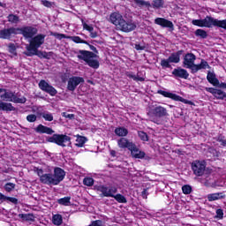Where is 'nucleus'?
Listing matches in <instances>:
<instances>
[{"mask_svg":"<svg viewBox=\"0 0 226 226\" xmlns=\"http://www.w3.org/2000/svg\"><path fill=\"white\" fill-rule=\"evenodd\" d=\"M135 49H136V50H144L146 49V47L141 46L140 44H136Z\"/></svg>","mask_w":226,"mask_h":226,"instance_id":"nucleus-59","label":"nucleus"},{"mask_svg":"<svg viewBox=\"0 0 226 226\" xmlns=\"http://www.w3.org/2000/svg\"><path fill=\"white\" fill-rule=\"evenodd\" d=\"M36 132L38 133H47V135H52V133H54V130L43 124H39L36 128Z\"/></svg>","mask_w":226,"mask_h":226,"instance_id":"nucleus-26","label":"nucleus"},{"mask_svg":"<svg viewBox=\"0 0 226 226\" xmlns=\"http://www.w3.org/2000/svg\"><path fill=\"white\" fill-rule=\"evenodd\" d=\"M52 223L56 226L63 225V215L59 214L53 215Z\"/></svg>","mask_w":226,"mask_h":226,"instance_id":"nucleus-32","label":"nucleus"},{"mask_svg":"<svg viewBox=\"0 0 226 226\" xmlns=\"http://www.w3.org/2000/svg\"><path fill=\"white\" fill-rule=\"evenodd\" d=\"M70 39L72 40V41H74V43H85V44H87V41L82 40L79 36H72V37H70Z\"/></svg>","mask_w":226,"mask_h":226,"instance_id":"nucleus-43","label":"nucleus"},{"mask_svg":"<svg viewBox=\"0 0 226 226\" xmlns=\"http://www.w3.org/2000/svg\"><path fill=\"white\" fill-rule=\"evenodd\" d=\"M4 199H5V198H4V194H3V193L0 192V200H3Z\"/></svg>","mask_w":226,"mask_h":226,"instance_id":"nucleus-62","label":"nucleus"},{"mask_svg":"<svg viewBox=\"0 0 226 226\" xmlns=\"http://www.w3.org/2000/svg\"><path fill=\"white\" fill-rule=\"evenodd\" d=\"M218 142L221 143V146H226V139L223 136H219L217 139Z\"/></svg>","mask_w":226,"mask_h":226,"instance_id":"nucleus-56","label":"nucleus"},{"mask_svg":"<svg viewBox=\"0 0 226 226\" xmlns=\"http://www.w3.org/2000/svg\"><path fill=\"white\" fill-rule=\"evenodd\" d=\"M26 120L28 121V123H34V121H36V115H28L26 117Z\"/></svg>","mask_w":226,"mask_h":226,"instance_id":"nucleus-53","label":"nucleus"},{"mask_svg":"<svg viewBox=\"0 0 226 226\" xmlns=\"http://www.w3.org/2000/svg\"><path fill=\"white\" fill-rule=\"evenodd\" d=\"M19 218L25 222H34V215L33 214H19Z\"/></svg>","mask_w":226,"mask_h":226,"instance_id":"nucleus-33","label":"nucleus"},{"mask_svg":"<svg viewBox=\"0 0 226 226\" xmlns=\"http://www.w3.org/2000/svg\"><path fill=\"white\" fill-rule=\"evenodd\" d=\"M159 94H162L165 98H170L171 100H174L175 102H181L182 103H185L186 105H193V102L192 101H188L176 94L163 91V90H159L158 91Z\"/></svg>","mask_w":226,"mask_h":226,"instance_id":"nucleus-7","label":"nucleus"},{"mask_svg":"<svg viewBox=\"0 0 226 226\" xmlns=\"http://www.w3.org/2000/svg\"><path fill=\"white\" fill-rule=\"evenodd\" d=\"M70 197L61 198L57 200L58 204L61 206H70Z\"/></svg>","mask_w":226,"mask_h":226,"instance_id":"nucleus-39","label":"nucleus"},{"mask_svg":"<svg viewBox=\"0 0 226 226\" xmlns=\"http://www.w3.org/2000/svg\"><path fill=\"white\" fill-rule=\"evenodd\" d=\"M192 169L195 176H202L204 170H206V162L202 161H194L192 163Z\"/></svg>","mask_w":226,"mask_h":226,"instance_id":"nucleus-12","label":"nucleus"},{"mask_svg":"<svg viewBox=\"0 0 226 226\" xmlns=\"http://www.w3.org/2000/svg\"><path fill=\"white\" fill-rule=\"evenodd\" d=\"M192 24L198 27H221L222 29H226V19L220 20L210 16H207L202 19H193Z\"/></svg>","mask_w":226,"mask_h":226,"instance_id":"nucleus-2","label":"nucleus"},{"mask_svg":"<svg viewBox=\"0 0 226 226\" xmlns=\"http://www.w3.org/2000/svg\"><path fill=\"white\" fill-rule=\"evenodd\" d=\"M154 24L157 26H161V27H168L169 29H174V24L172 21L169 19H165L164 18H156L154 19Z\"/></svg>","mask_w":226,"mask_h":226,"instance_id":"nucleus-19","label":"nucleus"},{"mask_svg":"<svg viewBox=\"0 0 226 226\" xmlns=\"http://www.w3.org/2000/svg\"><path fill=\"white\" fill-rule=\"evenodd\" d=\"M40 116L45 119V121H54V116L49 111H43L40 113Z\"/></svg>","mask_w":226,"mask_h":226,"instance_id":"nucleus-35","label":"nucleus"},{"mask_svg":"<svg viewBox=\"0 0 226 226\" xmlns=\"http://www.w3.org/2000/svg\"><path fill=\"white\" fill-rule=\"evenodd\" d=\"M110 154H111V156H116V151L115 150H111L110 151Z\"/></svg>","mask_w":226,"mask_h":226,"instance_id":"nucleus-61","label":"nucleus"},{"mask_svg":"<svg viewBox=\"0 0 226 226\" xmlns=\"http://www.w3.org/2000/svg\"><path fill=\"white\" fill-rule=\"evenodd\" d=\"M83 29L86 31H89L91 38H96L98 36V33L94 32V28L92 26L87 25V23L82 20Z\"/></svg>","mask_w":226,"mask_h":226,"instance_id":"nucleus-28","label":"nucleus"},{"mask_svg":"<svg viewBox=\"0 0 226 226\" xmlns=\"http://www.w3.org/2000/svg\"><path fill=\"white\" fill-rule=\"evenodd\" d=\"M8 50L11 54H13V56L17 55V47H15V44L13 43L9 44Z\"/></svg>","mask_w":226,"mask_h":226,"instance_id":"nucleus-45","label":"nucleus"},{"mask_svg":"<svg viewBox=\"0 0 226 226\" xmlns=\"http://www.w3.org/2000/svg\"><path fill=\"white\" fill-rule=\"evenodd\" d=\"M215 213H216L215 218H219V220L223 219V210L222 208H218Z\"/></svg>","mask_w":226,"mask_h":226,"instance_id":"nucleus-50","label":"nucleus"},{"mask_svg":"<svg viewBox=\"0 0 226 226\" xmlns=\"http://www.w3.org/2000/svg\"><path fill=\"white\" fill-rule=\"evenodd\" d=\"M41 4H42L43 6H45L46 8H52V5L54 4L51 2H49L47 0H41Z\"/></svg>","mask_w":226,"mask_h":226,"instance_id":"nucleus-51","label":"nucleus"},{"mask_svg":"<svg viewBox=\"0 0 226 226\" xmlns=\"http://www.w3.org/2000/svg\"><path fill=\"white\" fill-rule=\"evenodd\" d=\"M0 6H1V3H0Z\"/></svg>","mask_w":226,"mask_h":226,"instance_id":"nucleus-63","label":"nucleus"},{"mask_svg":"<svg viewBox=\"0 0 226 226\" xmlns=\"http://www.w3.org/2000/svg\"><path fill=\"white\" fill-rule=\"evenodd\" d=\"M7 91H8L7 89L0 88V98H1V100H4Z\"/></svg>","mask_w":226,"mask_h":226,"instance_id":"nucleus-55","label":"nucleus"},{"mask_svg":"<svg viewBox=\"0 0 226 226\" xmlns=\"http://www.w3.org/2000/svg\"><path fill=\"white\" fill-rule=\"evenodd\" d=\"M161 66L162 68H170V62L169 61V59H162Z\"/></svg>","mask_w":226,"mask_h":226,"instance_id":"nucleus-48","label":"nucleus"},{"mask_svg":"<svg viewBox=\"0 0 226 226\" xmlns=\"http://www.w3.org/2000/svg\"><path fill=\"white\" fill-rule=\"evenodd\" d=\"M0 110L11 112L15 110V107H13V105H11L10 102H3V101H0Z\"/></svg>","mask_w":226,"mask_h":226,"instance_id":"nucleus-27","label":"nucleus"},{"mask_svg":"<svg viewBox=\"0 0 226 226\" xmlns=\"http://www.w3.org/2000/svg\"><path fill=\"white\" fill-rule=\"evenodd\" d=\"M207 199L208 202H215V200H222V199H225V194L223 192H215L207 194Z\"/></svg>","mask_w":226,"mask_h":226,"instance_id":"nucleus-23","label":"nucleus"},{"mask_svg":"<svg viewBox=\"0 0 226 226\" xmlns=\"http://www.w3.org/2000/svg\"><path fill=\"white\" fill-rule=\"evenodd\" d=\"M56 140H57V134H55L49 139V142H53L55 144H56Z\"/></svg>","mask_w":226,"mask_h":226,"instance_id":"nucleus-58","label":"nucleus"},{"mask_svg":"<svg viewBox=\"0 0 226 226\" xmlns=\"http://www.w3.org/2000/svg\"><path fill=\"white\" fill-rule=\"evenodd\" d=\"M64 176H66V172L63 170L61 168H55L53 179L55 181V185H59L63 179H64Z\"/></svg>","mask_w":226,"mask_h":226,"instance_id":"nucleus-17","label":"nucleus"},{"mask_svg":"<svg viewBox=\"0 0 226 226\" xmlns=\"http://www.w3.org/2000/svg\"><path fill=\"white\" fill-rule=\"evenodd\" d=\"M88 226H103V222L100 220L93 221Z\"/></svg>","mask_w":226,"mask_h":226,"instance_id":"nucleus-54","label":"nucleus"},{"mask_svg":"<svg viewBox=\"0 0 226 226\" xmlns=\"http://www.w3.org/2000/svg\"><path fill=\"white\" fill-rule=\"evenodd\" d=\"M43 43H45V34H37L29 41V44H26L25 52L26 56L31 57V56L38 55V49H40Z\"/></svg>","mask_w":226,"mask_h":226,"instance_id":"nucleus-4","label":"nucleus"},{"mask_svg":"<svg viewBox=\"0 0 226 226\" xmlns=\"http://www.w3.org/2000/svg\"><path fill=\"white\" fill-rule=\"evenodd\" d=\"M197 56H195L192 53H187L184 57V68H189L190 70H193V66H195V60Z\"/></svg>","mask_w":226,"mask_h":226,"instance_id":"nucleus-13","label":"nucleus"},{"mask_svg":"<svg viewBox=\"0 0 226 226\" xmlns=\"http://www.w3.org/2000/svg\"><path fill=\"white\" fill-rule=\"evenodd\" d=\"M4 102H11L12 103H26V97L19 98L15 93L7 90Z\"/></svg>","mask_w":226,"mask_h":226,"instance_id":"nucleus-8","label":"nucleus"},{"mask_svg":"<svg viewBox=\"0 0 226 226\" xmlns=\"http://www.w3.org/2000/svg\"><path fill=\"white\" fill-rule=\"evenodd\" d=\"M13 34H19V30L17 28H5L0 30V38L2 40H10Z\"/></svg>","mask_w":226,"mask_h":226,"instance_id":"nucleus-14","label":"nucleus"},{"mask_svg":"<svg viewBox=\"0 0 226 226\" xmlns=\"http://www.w3.org/2000/svg\"><path fill=\"white\" fill-rule=\"evenodd\" d=\"M195 34L200 36V38H207V33L203 29H197Z\"/></svg>","mask_w":226,"mask_h":226,"instance_id":"nucleus-40","label":"nucleus"},{"mask_svg":"<svg viewBox=\"0 0 226 226\" xmlns=\"http://www.w3.org/2000/svg\"><path fill=\"white\" fill-rule=\"evenodd\" d=\"M4 188L5 192H13V190H15V184L7 183V184H5Z\"/></svg>","mask_w":226,"mask_h":226,"instance_id":"nucleus-42","label":"nucleus"},{"mask_svg":"<svg viewBox=\"0 0 226 226\" xmlns=\"http://www.w3.org/2000/svg\"><path fill=\"white\" fill-rule=\"evenodd\" d=\"M138 135L143 142H147L149 140V138L147 137V134L142 131L138 132Z\"/></svg>","mask_w":226,"mask_h":226,"instance_id":"nucleus-41","label":"nucleus"},{"mask_svg":"<svg viewBox=\"0 0 226 226\" xmlns=\"http://www.w3.org/2000/svg\"><path fill=\"white\" fill-rule=\"evenodd\" d=\"M79 84H84V78L72 77V78L69 79L67 89L69 91H75V89L77 88V86H79Z\"/></svg>","mask_w":226,"mask_h":226,"instance_id":"nucleus-15","label":"nucleus"},{"mask_svg":"<svg viewBox=\"0 0 226 226\" xmlns=\"http://www.w3.org/2000/svg\"><path fill=\"white\" fill-rule=\"evenodd\" d=\"M51 36H55V38H57V40H63V38H66V35L57 33H51Z\"/></svg>","mask_w":226,"mask_h":226,"instance_id":"nucleus-52","label":"nucleus"},{"mask_svg":"<svg viewBox=\"0 0 226 226\" xmlns=\"http://www.w3.org/2000/svg\"><path fill=\"white\" fill-rule=\"evenodd\" d=\"M72 139L67 135L56 134V144L57 146H62V147H66L72 144Z\"/></svg>","mask_w":226,"mask_h":226,"instance_id":"nucleus-18","label":"nucleus"},{"mask_svg":"<svg viewBox=\"0 0 226 226\" xmlns=\"http://www.w3.org/2000/svg\"><path fill=\"white\" fill-rule=\"evenodd\" d=\"M109 21L116 26L119 31L124 33H132L137 29V23L132 19H125L119 12H113L109 16Z\"/></svg>","mask_w":226,"mask_h":226,"instance_id":"nucleus-1","label":"nucleus"},{"mask_svg":"<svg viewBox=\"0 0 226 226\" xmlns=\"http://www.w3.org/2000/svg\"><path fill=\"white\" fill-rule=\"evenodd\" d=\"M217 87H220L221 89H226V82H219V85Z\"/></svg>","mask_w":226,"mask_h":226,"instance_id":"nucleus-60","label":"nucleus"},{"mask_svg":"<svg viewBox=\"0 0 226 226\" xmlns=\"http://www.w3.org/2000/svg\"><path fill=\"white\" fill-rule=\"evenodd\" d=\"M39 87H40V89H41V91H44L45 93H48V94H50V96H56L57 94V90H56V88H54V87L49 85L44 79H41L39 82Z\"/></svg>","mask_w":226,"mask_h":226,"instance_id":"nucleus-10","label":"nucleus"},{"mask_svg":"<svg viewBox=\"0 0 226 226\" xmlns=\"http://www.w3.org/2000/svg\"><path fill=\"white\" fill-rule=\"evenodd\" d=\"M97 190L102 193V197H114L115 193H117V187L115 186L99 185Z\"/></svg>","mask_w":226,"mask_h":226,"instance_id":"nucleus-11","label":"nucleus"},{"mask_svg":"<svg viewBox=\"0 0 226 226\" xmlns=\"http://www.w3.org/2000/svg\"><path fill=\"white\" fill-rule=\"evenodd\" d=\"M86 144V137L78 136L76 139L75 146L82 147Z\"/></svg>","mask_w":226,"mask_h":226,"instance_id":"nucleus-36","label":"nucleus"},{"mask_svg":"<svg viewBox=\"0 0 226 226\" xmlns=\"http://www.w3.org/2000/svg\"><path fill=\"white\" fill-rule=\"evenodd\" d=\"M207 68H211L209 64L206 62V60L202 59L200 64H194L192 67V73H197L200 70H207Z\"/></svg>","mask_w":226,"mask_h":226,"instance_id":"nucleus-24","label":"nucleus"},{"mask_svg":"<svg viewBox=\"0 0 226 226\" xmlns=\"http://www.w3.org/2000/svg\"><path fill=\"white\" fill-rule=\"evenodd\" d=\"M37 176L40 177L41 183L42 185H53V186H56V182L54 180V175L51 173H45L43 170L37 169L36 170Z\"/></svg>","mask_w":226,"mask_h":226,"instance_id":"nucleus-6","label":"nucleus"},{"mask_svg":"<svg viewBox=\"0 0 226 226\" xmlns=\"http://www.w3.org/2000/svg\"><path fill=\"white\" fill-rule=\"evenodd\" d=\"M9 22H11V24H17L19 22V18L16 15L11 14L8 16Z\"/></svg>","mask_w":226,"mask_h":226,"instance_id":"nucleus-46","label":"nucleus"},{"mask_svg":"<svg viewBox=\"0 0 226 226\" xmlns=\"http://www.w3.org/2000/svg\"><path fill=\"white\" fill-rule=\"evenodd\" d=\"M77 57L85 61L90 68H94V70H98L100 68V62L95 59L96 55L91 51L87 50H79Z\"/></svg>","mask_w":226,"mask_h":226,"instance_id":"nucleus-5","label":"nucleus"},{"mask_svg":"<svg viewBox=\"0 0 226 226\" xmlns=\"http://www.w3.org/2000/svg\"><path fill=\"white\" fill-rule=\"evenodd\" d=\"M181 54H179V52H177V53H172L168 60L170 63H175V64H177L181 61Z\"/></svg>","mask_w":226,"mask_h":226,"instance_id":"nucleus-30","label":"nucleus"},{"mask_svg":"<svg viewBox=\"0 0 226 226\" xmlns=\"http://www.w3.org/2000/svg\"><path fill=\"white\" fill-rule=\"evenodd\" d=\"M83 185L85 186H93L94 185V179L93 177H85L83 179Z\"/></svg>","mask_w":226,"mask_h":226,"instance_id":"nucleus-38","label":"nucleus"},{"mask_svg":"<svg viewBox=\"0 0 226 226\" xmlns=\"http://www.w3.org/2000/svg\"><path fill=\"white\" fill-rule=\"evenodd\" d=\"M111 198L115 199V200H117V202H118V204H126V202H128V200H126V197H124V195H123L121 193L113 194V196H111Z\"/></svg>","mask_w":226,"mask_h":226,"instance_id":"nucleus-29","label":"nucleus"},{"mask_svg":"<svg viewBox=\"0 0 226 226\" xmlns=\"http://www.w3.org/2000/svg\"><path fill=\"white\" fill-rule=\"evenodd\" d=\"M182 191H183V193H185V195H190V193H192V186L184 185L182 187Z\"/></svg>","mask_w":226,"mask_h":226,"instance_id":"nucleus-47","label":"nucleus"},{"mask_svg":"<svg viewBox=\"0 0 226 226\" xmlns=\"http://www.w3.org/2000/svg\"><path fill=\"white\" fill-rule=\"evenodd\" d=\"M206 91H207V93H210L211 94H213V96H215V98H216V100H224V98H226V93L223 92V90H222V89L213 88V87H206Z\"/></svg>","mask_w":226,"mask_h":226,"instance_id":"nucleus-16","label":"nucleus"},{"mask_svg":"<svg viewBox=\"0 0 226 226\" xmlns=\"http://www.w3.org/2000/svg\"><path fill=\"white\" fill-rule=\"evenodd\" d=\"M18 34H23L25 38H33L38 33V29L33 26H25L23 28H17Z\"/></svg>","mask_w":226,"mask_h":226,"instance_id":"nucleus-9","label":"nucleus"},{"mask_svg":"<svg viewBox=\"0 0 226 226\" xmlns=\"http://www.w3.org/2000/svg\"><path fill=\"white\" fill-rule=\"evenodd\" d=\"M63 117H66L68 119H73V117H75V115L74 114H68L66 112H64L62 114Z\"/></svg>","mask_w":226,"mask_h":226,"instance_id":"nucleus-57","label":"nucleus"},{"mask_svg":"<svg viewBox=\"0 0 226 226\" xmlns=\"http://www.w3.org/2000/svg\"><path fill=\"white\" fill-rule=\"evenodd\" d=\"M115 134L117 135V137H126V135H128V129L117 127L115 129Z\"/></svg>","mask_w":226,"mask_h":226,"instance_id":"nucleus-31","label":"nucleus"},{"mask_svg":"<svg viewBox=\"0 0 226 226\" xmlns=\"http://www.w3.org/2000/svg\"><path fill=\"white\" fill-rule=\"evenodd\" d=\"M125 75L129 79H133L136 82H144V78L139 77L138 75L133 74L132 72H127Z\"/></svg>","mask_w":226,"mask_h":226,"instance_id":"nucleus-34","label":"nucleus"},{"mask_svg":"<svg viewBox=\"0 0 226 226\" xmlns=\"http://www.w3.org/2000/svg\"><path fill=\"white\" fill-rule=\"evenodd\" d=\"M3 200H8L9 202H11L12 204L19 203V200H17V198H12V197H8V196H4Z\"/></svg>","mask_w":226,"mask_h":226,"instance_id":"nucleus-49","label":"nucleus"},{"mask_svg":"<svg viewBox=\"0 0 226 226\" xmlns=\"http://www.w3.org/2000/svg\"><path fill=\"white\" fill-rule=\"evenodd\" d=\"M166 116H169V113L163 106L154 105L148 108V119L155 124H162V117H166Z\"/></svg>","mask_w":226,"mask_h":226,"instance_id":"nucleus-3","label":"nucleus"},{"mask_svg":"<svg viewBox=\"0 0 226 226\" xmlns=\"http://www.w3.org/2000/svg\"><path fill=\"white\" fill-rule=\"evenodd\" d=\"M207 80H208V82L215 87H218V86L220 85V80H218L216 75L211 72H207Z\"/></svg>","mask_w":226,"mask_h":226,"instance_id":"nucleus-25","label":"nucleus"},{"mask_svg":"<svg viewBox=\"0 0 226 226\" xmlns=\"http://www.w3.org/2000/svg\"><path fill=\"white\" fill-rule=\"evenodd\" d=\"M172 75H174V77H178L179 79H188V77H190V74L188 73V71L178 67L176 68L172 71Z\"/></svg>","mask_w":226,"mask_h":226,"instance_id":"nucleus-20","label":"nucleus"},{"mask_svg":"<svg viewBox=\"0 0 226 226\" xmlns=\"http://www.w3.org/2000/svg\"><path fill=\"white\" fill-rule=\"evenodd\" d=\"M165 2L163 0H154L152 5L154 8H163Z\"/></svg>","mask_w":226,"mask_h":226,"instance_id":"nucleus-37","label":"nucleus"},{"mask_svg":"<svg viewBox=\"0 0 226 226\" xmlns=\"http://www.w3.org/2000/svg\"><path fill=\"white\" fill-rule=\"evenodd\" d=\"M135 4H138V6H151V4L149 2H146L144 0H134Z\"/></svg>","mask_w":226,"mask_h":226,"instance_id":"nucleus-44","label":"nucleus"},{"mask_svg":"<svg viewBox=\"0 0 226 226\" xmlns=\"http://www.w3.org/2000/svg\"><path fill=\"white\" fill-rule=\"evenodd\" d=\"M129 151H131V154L132 156H133V158H139L142 159L144 158V156H146V153L140 151L139 148H137V146L133 145V147H132L131 149H129Z\"/></svg>","mask_w":226,"mask_h":226,"instance_id":"nucleus-22","label":"nucleus"},{"mask_svg":"<svg viewBox=\"0 0 226 226\" xmlns=\"http://www.w3.org/2000/svg\"><path fill=\"white\" fill-rule=\"evenodd\" d=\"M134 143L133 142H130V140H128V139L126 138H121L117 140V146L118 147H120L121 149H129L131 150L132 147H133Z\"/></svg>","mask_w":226,"mask_h":226,"instance_id":"nucleus-21","label":"nucleus"}]
</instances>
